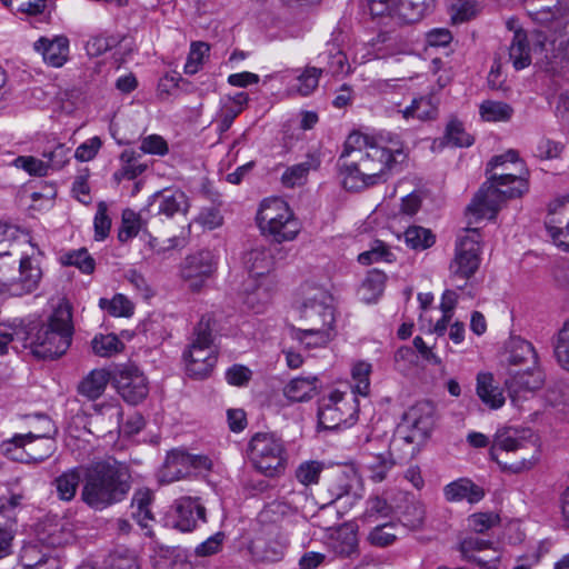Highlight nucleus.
I'll use <instances>...</instances> for the list:
<instances>
[{"label": "nucleus", "instance_id": "obj_1", "mask_svg": "<svg viewBox=\"0 0 569 569\" xmlns=\"http://www.w3.org/2000/svg\"><path fill=\"white\" fill-rule=\"evenodd\" d=\"M50 313L46 320L34 319L22 323L17 335H22L24 347L39 360H57L71 347L74 325L73 308L64 296L49 300Z\"/></svg>", "mask_w": 569, "mask_h": 569}, {"label": "nucleus", "instance_id": "obj_2", "mask_svg": "<svg viewBox=\"0 0 569 569\" xmlns=\"http://www.w3.org/2000/svg\"><path fill=\"white\" fill-rule=\"evenodd\" d=\"M391 154L368 136L350 134L338 159L342 184L347 190L360 191L387 180L392 168Z\"/></svg>", "mask_w": 569, "mask_h": 569}, {"label": "nucleus", "instance_id": "obj_3", "mask_svg": "<svg viewBox=\"0 0 569 569\" xmlns=\"http://www.w3.org/2000/svg\"><path fill=\"white\" fill-rule=\"evenodd\" d=\"M131 488L129 467L112 457L83 466L81 500L93 510H103L126 499Z\"/></svg>", "mask_w": 569, "mask_h": 569}, {"label": "nucleus", "instance_id": "obj_4", "mask_svg": "<svg viewBox=\"0 0 569 569\" xmlns=\"http://www.w3.org/2000/svg\"><path fill=\"white\" fill-rule=\"evenodd\" d=\"M529 191V172L507 173L505 171L491 173L481 184L470 204L467 213L476 219H482L487 214L495 219L502 204L508 200L523 197Z\"/></svg>", "mask_w": 569, "mask_h": 569}, {"label": "nucleus", "instance_id": "obj_5", "mask_svg": "<svg viewBox=\"0 0 569 569\" xmlns=\"http://www.w3.org/2000/svg\"><path fill=\"white\" fill-rule=\"evenodd\" d=\"M300 316L310 327L306 329L292 327L293 339L305 341L308 336H317L316 346H326L332 340L336 322L332 295L317 288L312 295L305 298L300 307Z\"/></svg>", "mask_w": 569, "mask_h": 569}, {"label": "nucleus", "instance_id": "obj_6", "mask_svg": "<svg viewBox=\"0 0 569 569\" xmlns=\"http://www.w3.org/2000/svg\"><path fill=\"white\" fill-rule=\"evenodd\" d=\"M47 429L42 433H17L0 445L1 452L13 461L38 463L50 458L57 450L53 435L57 433L52 421L42 417Z\"/></svg>", "mask_w": 569, "mask_h": 569}, {"label": "nucleus", "instance_id": "obj_7", "mask_svg": "<svg viewBox=\"0 0 569 569\" xmlns=\"http://www.w3.org/2000/svg\"><path fill=\"white\" fill-rule=\"evenodd\" d=\"M183 360L187 375L193 379H206L213 371L218 352L213 345L210 318L201 317L194 327L188 349L183 352Z\"/></svg>", "mask_w": 569, "mask_h": 569}, {"label": "nucleus", "instance_id": "obj_8", "mask_svg": "<svg viewBox=\"0 0 569 569\" xmlns=\"http://www.w3.org/2000/svg\"><path fill=\"white\" fill-rule=\"evenodd\" d=\"M435 406L429 401L417 402L411 406L402 416L398 427L399 436L393 438L392 446L400 447L401 443L410 447L409 455L415 452V443L425 441L435 425Z\"/></svg>", "mask_w": 569, "mask_h": 569}, {"label": "nucleus", "instance_id": "obj_9", "mask_svg": "<svg viewBox=\"0 0 569 569\" xmlns=\"http://www.w3.org/2000/svg\"><path fill=\"white\" fill-rule=\"evenodd\" d=\"M248 457L253 467L267 477H274L284 470V445L273 433L253 435L248 443Z\"/></svg>", "mask_w": 569, "mask_h": 569}, {"label": "nucleus", "instance_id": "obj_10", "mask_svg": "<svg viewBox=\"0 0 569 569\" xmlns=\"http://www.w3.org/2000/svg\"><path fill=\"white\" fill-rule=\"evenodd\" d=\"M356 399H347L343 392L335 390L319 403L318 422L323 429L335 430L351 426L356 421Z\"/></svg>", "mask_w": 569, "mask_h": 569}, {"label": "nucleus", "instance_id": "obj_11", "mask_svg": "<svg viewBox=\"0 0 569 569\" xmlns=\"http://www.w3.org/2000/svg\"><path fill=\"white\" fill-rule=\"evenodd\" d=\"M532 433L530 430L519 431L517 429L507 428L503 430H498L495 435L492 445L490 447V457L497 463H499L503 469L510 470L511 472L518 473L523 470H527L533 466L535 460H526L521 459L513 463L507 465L501 460L502 452H512L519 449H522L527 446V443L531 442L530 438Z\"/></svg>", "mask_w": 569, "mask_h": 569}, {"label": "nucleus", "instance_id": "obj_12", "mask_svg": "<svg viewBox=\"0 0 569 569\" xmlns=\"http://www.w3.org/2000/svg\"><path fill=\"white\" fill-rule=\"evenodd\" d=\"M466 236L459 238L456 248V257L450 264L453 274L462 279L472 276L480 263V233L477 228L467 229Z\"/></svg>", "mask_w": 569, "mask_h": 569}, {"label": "nucleus", "instance_id": "obj_13", "mask_svg": "<svg viewBox=\"0 0 569 569\" xmlns=\"http://www.w3.org/2000/svg\"><path fill=\"white\" fill-rule=\"evenodd\" d=\"M287 546V536L278 526L263 525L252 539L250 551L258 560L274 562L283 557Z\"/></svg>", "mask_w": 569, "mask_h": 569}, {"label": "nucleus", "instance_id": "obj_14", "mask_svg": "<svg viewBox=\"0 0 569 569\" xmlns=\"http://www.w3.org/2000/svg\"><path fill=\"white\" fill-rule=\"evenodd\" d=\"M114 383L119 395L130 405L140 403L149 393L146 376L132 365L123 366L117 371Z\"/></svg>", "mask_w": 569, "mask_h": 569}, {"label": "nucleus", "instance_id": "obj_15", "mask_svg": "<svg viewBox=\"0 0 569 569\" xmlns=\"http://www.w3.org/2000/svg\"><path fill=\"white\" fill-rule=\"evenodd\" d=\"M459 549L463 559L476 563L481 569H498L499 567L501 555L492 547L490 540L469 536L460 542Z\"/></svg>", "mask_w": 569, "mask_h": 569}, {"label": "nucleus", "instance_id": "obj_16", "mask_svg": "<svg viewBox=\"0 0 569 569\" xmlns=\"http://www.w3.org/2000/svg\"><path fill=\"white\" fill-rule=\"evenodd\" d=\"M217 270V261L209 250H201L188 256L181 264L180 274L191 284H202L211 279Z\"/></svg>", "mask_w": 569, "mask_h": 569}, {"label": "nucleus", "instance_id": "obj_17", "mask_svg": "<svg viewBox=\"0 0 569 569\" xmlns=\"http://www.w3.org/2000/svg\"><path fill=\"white\" fill-rule=\"evenodd\" d=\"M199 521H206V508L198 498L181 497L174 501L172 526L183 532H190Z\"/></svg>", "mask_w": 569, "mask_h": 569}, {"label": "nucleus", "instance_id": "obj_18", "mask_svg": "<svg viewBox=\"0 0 569 569\" xmlns=\"http://www.w3.org/2000/svg\"><path fill=\"white\" fill-rule=\"evenodd\" d=\"M546 36L537 34V39L532 44H529L527 32L523 29H518L513 33L511 43L509 46V60L516 70H522L531 63V51L535 53H543L546 51Z\"/></svg>", "mask_w": 569, "mask_h": 569}, {"label": "nucleus", "instance_id": "obj_19", "mask_svg": "<svg viewBox=\"0 0 569 569\" xmlns=\"http://www.w3.org/2000/svg\"><path fill=\"white\" fill-rule=\"evenodd\" d=\"M543 383L545 373L538 366L526 371L511 373L505 382L509 397L513 402L527 398L528 393L539 390Z\"/></svg>", "mask_w": 569, "mask_h": 569}, {"label": "nucleus", "instance_id": "obj_20", "mask_svg": "<svg viewBox=\"0 0 569 569\" xmlns=\"http://www.w3.org/2000/svg\"><path fill=\"white\" fill-rule=\"evenodd\" d=\"M398 449L399 447H393L391 441L383 451H372L365 456L366 467L370 472L369 477L372 481H383L397 462L405 461L411 457L409 451L395 456V451Z\"/></svg>", "mask_w": 569, "mask_h": 569}, {"label": "nucleus", "instance_id": "obj_21", "mask_svg": "<svg viewBox=\"0 0 569 569\" xmlns=\"http://www.w3.org/2000/svg\"><path fill=\"white\" fill-rule=\"evenodd\" d=\"M189 203L188 198L181 190L164 189L156 192L148 206L147 211L156 214H164L166 217H173L176 213H186Z\"/></svg>", "mask_w": 569, "mask_h": 569}, {"label": "nucleus", "instance_id": "obj_22", "mask_svg": "<svg viewBox=\"0 0 569 569\" xmlns=\"http://www.w3.org/2000/svg\"><path fill=\"white\" fill-rule=\"evenodd\" d=\"M33 48L42 56L47 64L60 68L68 59L69 40L64 36H58L53 39L41 37L34 42Z\"/></svg>", "mask_w": 569, "mask_h": 569}, {"label": "nucleus", "instance_id": "obj_23", "mask_svg": "<svg viewBox=\"0 0 569 569\" xmlns=\"http://www.w3.org/2000/svg\"><path fill=\"white\" fill-rule=\"evenodd\" d=\"M278 218H292V212L287 202L279 198L264 199L261 202L256 217L260 231L266 232V229H268L270 224L276 223L274 221Z\"/></svg>", "mask_w": 569, "mask_h": 569}, {"label": "nucleus", "instance_id": "obj_24", "mask_svg": "<svg viewBox=\"0 0 569 569\" xmlns=\"http://www.w3.org/2000/svg\"><path fill=\"white\" fill-rule=\"evenodd\" d=\"M437 0H399L396 12L403 23H417L436 8Z\"/></svg>", "mask_w": 569, "mask_h": 569}, {"label": "nucleus", "instance_id": "obj_25", "mask_svg": "<svg viewBox=\"0 0 569 569\" xmlns=\"http://www.w3.org/2000/svg\"><path fill=\"white\" fill-rule=\"evenodd\" d=\"M445 497L448 501L467 500L475 503L485 497V491L471 480L462 478L445 487Z\"/></svg>", "mask_w": 569, "mask_h": 569}, {"label": "nucleus", "instance_id": "obj_26", "mask_svg": "<svg viewBox=\"0 0 569 569\" xmlns=\"http://www.w3.org/2000/svg\"><path fill=\"white\" fill-rule=\"evenodd\" d=\"M493 376L489 372H480L477 376V395L490 409H499L505 403L502 391L495 383Z\"/></svg>", "mask_w": 569, "mask_h": 569}, {"label": "nucleus", "instance_id": "obj_27", "mask_svg": "<svg viewBox=\"0 0 569 569\" xmlns=\"http://www.w3.org/2000/svg\"><path fill=\"white\" fill-rule=\"evenodd\" d=\"M83 479V466L63 471L53 480L57 496L62 501H71L77 493L79 483Z\"/></svg>", "mask_w": 569, "mask_h": 569}, {"label": "nucleus", "instance_id": "obj_28", "mask_svg": "<svg viewBox=\"0 0 569 569\" xmlns=\"http://www.w3.org/2000/svg\"><path fill=\"white\" fill-rule=\"evenodd\" d=\"M191 455L182 450H172L164 462L163 475L169 481L182 479L190 475Z\"/></svg>", "mask_w": 569, "mask_h": 569}, {"label": "nucleus", "instance_id": "obj_29", "mask_svg": "<svg viewBox=\"0 0 569 569\" xmlns=\"http://www.w3.org/2000/svg\"><path fill=\"white\" fill-rule=\"evenodd\" d=\"M108 382V372L103 369H94L80 381L78 392L89 400H96L104 392Z\"/></svg>", "mask_w": 569, "mask_h": 569}, {"label": "nucleus", "instance_id": "obj_30", "mask_svg": "<svg viewBox=\"0 0 569 569\" xmlns=\"http://www.w3.org/2000/svg\"><path fill=\"white\" fill-rule=\"evenodd\" d=\"M507 362L510 366L531 362L537 367V353L533 346L521 338H511L507 345Z\"/></svg>", "mask_w": 569, "mask_h": 569}, {"label": "nucleus", "instance_id": "obj_31", "mask_svg": "<svg viewBox=\"0 0 569 569\" xmlns=\"http://www.w3.org/2000/svg\"><path fill=\"white\" fill-rule=\"evenodd\" d=\"M318 378L298 377L290 380L283 389L286 398L293 402L309 400L317 389Z\"/></svg>", "mask_w": 569, "mask_h": 569}, {"label": "nucleus", "instance_id": "obj_32", "mask_svg": "<svg viewBox=\"0 0 569 569\" xmlns=\"http://www.w3.org/2000/svg\"><path fill=\"white\" fill-rule=\"evenodd\" d=\"M153 501V493L147 488L138 489L131 500L132 517L142 528H148L153 520L150 505Z\"/></svg>", "mask_w": 569, "mask_h": 569}, {"label": "nucleus", "instance_id": "obj_33", "mask_svg": "<svg viewBox=\"0 0 569 569\" xmlns=\"http://www.w3.org/2000/svg\"><path fill=\"white\" fill-rule=\"evenodd\" d=\"M298 508L284 499L273 500L264 506L259 513V521L266 526H277L276 523L292 516Z\"/></svg>", "mask_w": 569, "mask_h": 569}, {"label": "nucleus", "instance_id": "obj_34", "mask_svg": "<svg viewBox=\"0 0 569 569\" xmlns=\"http://www.w3.org/2000/svg\"><path fill=\"white\" fill-rule=\"evenodd\" d=\"M333 552L341 558H351L358 553V537L349 527L340 528L331 540Z\"/></svg>", "mask_w": 569, "mask_h": 569}, {"label": "nucleus", "instance_id": "obj_35", "mask_svg": "<svg viewBox=\"0 0 569 569\" xmlns=\"http://www.w3.org/2000/svg\"><path fill=\"white\" fill-rule=\"evenodd\" d=\"M405 119L415 118L420 121L435 120L438 117V107L431 97H420L412 100L411 104L399 110Z\"/></svg>", "mask_w": 569, "mask_h": 569}, {"label": "nucleus", "instance_id": "obj_36", "mask_svg": "<svg viewBox=\"0 0 569 569\" xmlns=\"http://www.w3.org/2000/svg\"><path fill=\"white\" fill-rule=\"evenodd\" d=\"M378 147H381L387 153L391 154V163L405 161L407 153L403 150V143L398 134L391 132H381L371 137Z\"/></svg>", "mask_w": 569, "mask_h": 569}, {"label": "nucleus", "instance_id": "obj_37", "mask_svg": "<svg viewBox=\"0 0 569 569\" xmlns=\"http://www.w3.org/2000/svg\"><path fill=\"white\" fill-rule=\"evenodd\" d=\"M276 223L270 224L266 232H261L262 234H268L273 238L277 242L291 241L299 233V226L297 220L292 217L289 219H277Z\"/></svg>", "mask_w": 569, "mask_h": 569}, {"label": "nucleus", "instance_id": "obj_38", "mask_svg": "<svg viewBox=\"0 0 569 569\" xmlns=\"http://www.w3.org/2000/svg\"><path fill=\"white\" fill-rule=\"evenodd\" d=\"M405 242L413 250H425L435 244L436 236L430 229L411 226L405 231Z\"/></svg>", "mask_w": 569, "mask_h": 569}, {"label": "nucleus", "instance_id": "obj_39", "mask_svg": "<svg viewBox=\"0 0 569 569\" xmlns=\"http://www.w3.org/2000/svg\"><path fill=\"white\" fill-rule=\"evenodd\" d=\"M243 262L252 278L264 274L270 267V258L263 249L248 251L243 257Z\"/></svg>", "mask_w": 569, "mask_h": 569}, {"label": "nucleus", "instance_id": "obj_40", "mask_svg": "<svg viewBox=\"0 0 569 569\" xmlns=\"http://www.w3.org/2000/svg\"><path fill=\"white\" fill-rule=\"evenodd\" d=\"M92 350L94 355L99 357H111L123 349V343L120 339L113 335H100L91 341Z\"/></svg>", "mask_w": 569, "mask_h": 569}, {"label": "nucleus", "instance_id": "obj_41", "mask_svg": "<svg viewBox=\"0 0 569 569\" xmlns=\"http://www.w3.org/2000/svg\"><path fill=\"white\" fill-rule=\"evenodd\" d=\"M513 109L501 101H485L480 106V114L487 121H507L511 118Z\"/></svg>", "mask_w": 569, "mask_h": 569}, {"label": "nucleus", "instance_id": "obj_42", "mask_svg": "<svg viewBox=\"0 0 569 569\" xmlns=\"http://www.w3.org/2000/svg\"><path fill=\"white\" fill-rule=\"evenodd\" d=\"M64 266L77 267L83 273H91L94 270V259L89 254L86 248L69 251L60 257Z\"/></svg>", "mask_w": 569, "mask_h": 569}, {"label": "nucleus", "instance_id": "obj_43", "mask_svg": "<svg viewBox=\"0 0 569 569\" xmlns=\"http://www.w3.org/2000/svg\"><path fill=\"white\" fill-rule=\"evenodd\" d=\"M322 72V68H305V70L297 77V84L295 86L296 91L302 97L311 94L318 88L319 78Z\"/></svg>", "mask_w": 569, "mask_h": 569}, {"label": "nucleus", "instance_id": "obj_44", "mask_svg": "<svg viewBox=\"0 0 569 569\" xmlns=\"http://www.w3.org/2000/svg\"><path fill=\"white\" fill-rule=\"evenodd\" d=\"M545 69L548 72L556 73L563 63H569V36L552 43V54H546Z\"/></svg>", "mask_w": 569, "mask_h": 569}, {"label": "nucleus", "instance_id": "obj_45", "mask_svg": "<svg viewBox=\"0 0 569 569\" xmlns=\"http://www.w3.org/2000/svg\"><path fill=\"white\" fill-rule=\"evenodd\" d=\"M323 468L325 465L320 461H303L296 469V478L303 486L316 485L319 481Z\"/></svg>", "mask_w": 569, "mask_h": 569}, {"label": "nucleus", "instance_id": "obj_46", "mask_svg": "<svg viewBox=\"0 0 569 569\" xmlns=\"http://www.w3.org/2000/svg\"><path fill=\"white\" fill-rule=\"evenodd\" d=\"M370 373L371 365L366 361L357 362L351 370V376L355 381L353 392L360 396H367L370 390Z\"/></svg>", "mask_w": 569, "mask_h": 569}, {"label": "nucleus", "instance_id": "obj_47", "mask_svg": "<svg viewBox=\"0 0 569 569\" xmlns=\"http://www.w3.org/2000/svg\"><path fill=\"white\" fill-rule=\"evenodd\" d=\"M393 259V253L381 240H376L370 250L365 251L358 256V261L365 266L378 261L391 262Z\"/></svg>", "mask_w": 569, "mask_h": 569}, {"label": "nucleus", "instance_id": "obj_48", "mask_svg": "<svg viewBox=\"0 0 569 569\" xmlns=\"http://www.w3.org/2000/svg\"><path fill=\"white\" fill-rule=\"evenodd\" d=\"M396 529L397 526L392 522L379 525L370 531L368 540L377 547L390 546L397 539Z\"/></svg>", "mask_w": 569, "mask_h": 569}, {"label": "nucleus", "instance_id": "obj_49", "mask_svg": "<svg viewBox=\"0 0 569 569\" xmlns=\"http://www.w3.org/2000/svg\"><path fill=\"white\" fill-rule=\"evenodd\" d=\"M141 227V218L131 209H124L122 212V226L118 232V239L126 242L138 234Z\"/></svg>", "mask_w": 569, "mask_h": 569}, {"label": "nucleus", "instance_id": "obj_50", "mask_svg": "<svg viewBox=\"0 0 569 569\" xmlns=\"http://www.w3.org/2000/svg\"><path fill=\"white\" fill-rule=\"evenodd\" d=\"M445 138L453 147H470L473 143V138L465 131L462 123L458 120L448 123Z\"/></svg>", "mask_w": 569, "mask_h": 569}, {"label": "nucleus", "instance_id": "obj_51", "mask_svg": "<svg viewBox=\"0 0 569 569\" xmlns=\"http://www.w3.org/2000/svg\"><path fill=\"white\" fill-rule=\"evenodd\" d=\"M555 357L558 363L569 371V321L559 330L555 343Z\"/></svg>", "mask_w": 569, "mask_h": 569}, {"label": "nucleus", "instance_id": "obj_52", "mask_svg": "<svg viewBox=\"0 0 569 569\" xmlns=\"http://www.w3.org/2000/svg\"><path fill=\"white\" fill-rule=\"evenodd\" d=\"M209 44L202 41L191 43V49L184 64V73L194 74L199 71L202 64L203 57L209 51Z\"/></svg>", "mask_w": 569, "mask_h": 569}, {"label": "nucleus", "instance_id": "obj_53", "mask_svg": "<svg viewBox=\"0 0 569 569\" xmlns=\"http://www.w3.org/2000/svg\"><path fill=\"white\" fill-rule=\"evenodd\" d=\"M329 492L333 500H340L342 498L353 500L357 498L352 481L346 473H340L336 477L335 481L329 487Z\"/></svg>", "mask_w": 569, "mask_h": 569}, {"label": "nucleus", "instance_id": "obj_54", "mask_svg": "<svg viewBox=\"0 0 569 569\" xmlns=\"http://www.w3.org/2000/svg\"><path fill=\"white\" fill-rule=\"evenodd\" d=\"M499 522L500 517L495 512L473 513L468 518V525L476 533H483L498 526Z\"/></svg>", "mask_w": 569, "mask_h": 569}, {"label": "nucleus", "instance_id": "obj_55", "mask_svg": "<svg viewBox=\"0 0 569 569\" xmlns=\"http://www.w3.org/2000/svg\"><path fill=\"white\" fill-rule=\"evenodd\" d=\"M106 303H108V310L112 316L130 317L133 313L132 302L123 295H116L110 301L100 300L101 307H104Z\"/></svg>", "mask_w": 569, "mask_h": 569}, {"label": "nucleus", "instance_id": "obj_56", "mask_svg": "<svg viewBox=\"0 0 569 569\" xmlns=\"http://www.w3.org/2000/svg\"><path fill=\"white\" fill-rule=\"evenodd\" d=\"M121 161L124 163L122 174L128 180H133L143 173L147 166L137 162V154L133 151L124 150L120 156Z\"/></svg>", "mask_w": 569, "mask_h": 569}, {"label": "nucleus", "instance_id": "obj_57", "mask_svg": "<svg viewBox=\"0 0 569 569\" xmlns=\"http://www.w3.org/2000/svg\"><path fill=\"white\" fill-rule=\"evenodd\" d=\"M17 167L26 170L30 176L44 177L48 174L49 164L31 156H20L14 160Z\"/></svg>", "mask_w": 569, "mask_h": 569}, {"label": "nucleus", "instance_id": "obj_58", "mask_svg": "<svg viewBox=\"0 0 569 569\" xmlns=\"http://www.w3.org/2000/svg\"><path fill=\"white\" fill-rule=\"evenodd\" d=\"M107 211V203L104 201H100L97 206V213L93 221L97 240H103L109 234L111 228V219L109 218Z\"/></svg>", "mask_w": 569, "mask_h": 569}, {"label": "nucleus", "instance_id": "obj_59", "mask_svg": "<svg viewBox=\"0 0 569 569\" xmlns=\"http://www.w3.org/2000/svg\"><path fill=\"white\" fill-rule=\"evenodd\" d=\"M118 43L113 36H94L86 44L87 52L90 56H101L108 50L112 49Z\"/></svg>", "mask_w": 569, "mask_h": 569}, {"label": "nucleus", "instance_id": "obj_60", "mask_svg": "<svg viewBox=\"0 0 569 569\" xmlns=\"http://www.w3.org/2000/svg\"><path fill=\"white\" fill-rule=\"evenodd\" d=\"M140 150L143 153L164 156L169 148L167 141L159 134H150L141 140Z\"/></svg>", "mask_w": 569, "mask_h": 569}, {"label": "nucleus", "instance_id": "obj_61", "mask_svg": "<svg viewBox=\"0 0 569 569\" xmlns=\"http://www.w3.org/2000/svg\"><path fill=\"white\" fill-rule=\"evenodd\" d=\"M528 12L535 21L541 24L548 23L557 18H563L566 22H569V8L566 12H562V9L558 6H548L546 10H529Z\"/></svg>", "mask_w": 569, "mask_h": 569}, {"label": "nucleus", "instance_id": "obj_62", "mask_svg": "<svg viewBox=\"0 0 569 569\" xmlns=\"http://www.w3.org/2000/svg\"><path fill=\"white\" fill-rule=\"evenodd\" d=\"M310 170V164L308 162H302L295 164L288 168L282 174V183L286 187H295L296 184H300L302 180L306 178Z\"/></svg>", "mask_w": 569, "mask_h": 569}, {"label": "nucleus", "instance_id": "obj_63", "mask_svg": "<svg viewBox=\"0 0 569 569\" xmlns=\"http://www.w3.org/2000/svg\"><path fill=\"white\" fill-rule=\"evenodd\" d=\"M197 222L204 228L212 230L223 223V217L217 207H204L197 217Z\"/></svg>", "mask_w": 569, "mask_h": 569}, {"label": "nucleus", "instance_id": "obj_64", "mask_svg": "<svg viewBox=\"0 0 569 569\" xmlns=\"http://www.w3.org/2000/svg\"><path fill=\"white\" fill-rule=\"evenodd\" d=\"M252 371L243 365H233L226 372L229 385L242 387L251 380Z\"/></svg>", "mask_w": 569, "mask_h": 569}]
</instances>
